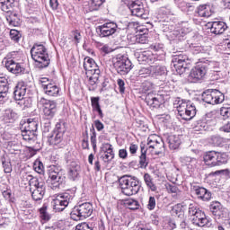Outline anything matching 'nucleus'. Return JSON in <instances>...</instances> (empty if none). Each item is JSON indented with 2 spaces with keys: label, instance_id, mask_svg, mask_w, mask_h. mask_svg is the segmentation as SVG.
I'll list each match as a JSON object with an SVG mask.
<instances>
[{
  "label": "nucleus",
  "instance_id": "nucleus-1",
  "mask_svg": "<svg viewBox=\"0 0 230 230\" xmlns=\"http://www.w3.org/2000/svg\"><path fill=\"white\" fill-rule=\"evenodd\" d=\"M31 55L35 62V67L38 69H44L51 64L48 49L42 44L35 43L31 49Z\"/></svg>",
  "mask_w": 230,
  "mask_h": 230
},
{
  "label": "nucleus",
  "instance_id": "nucleus-2",
  "mask_svg": "<svg viewBox=\"0 0 230 230\" xmlns=\"http://www.w3.org/2000/svg\"><path fill=\"white\" fill-rule=\"evenodd\" d=\"M22 179L28 181L33 200H42L46 195V183L40 181L39 178L33 177L31 174H24Z\"/></svg>",
  "mask_w": 230,
  "mask_h": 230
},
{
  "label": "nucleus",
  "instance_id": "nucleus-3",
  "mask_svg": "<svg viewBox=\"0 0 230 230\" xmlns=\"http://www.w3.org/2000/svg\"><path fill=\"white\" fill-rule=\"evenodd\" d=\"M47 182L52 190L62 188L64 184H66V174L64 173V170L60 167H57V165L50 166Z\"/></svg>",
  "mask_w": 230,
  "mask_h": 230
},
{
  "label": "nucleus",
  "instance_id": "nucleus-4",
  "mask_svg": "<svg viewBox=\"0 0 230 230\" xmlns=\"http://www.w3.org/2000/svg\"><path fill=\"white\" fill-rule=\"evenodd\" d=\"M119 188H120L121 192L127 197H130L132 195H137L141 190V185L139 184V181L129 178L128 176H122L119 179Z\"/></svg>",
  "mask_w": 230,
  "mask_h": 230
},
{
  "label": "nucleus",
  "instance_id": "nucleus-5",
  "mask_svg": "<svg viewBox=\"0 0 230 230\" xmlns=\"http://www.w3.org/2000/svg\"><path fill=\"white\" fill-rule=\"evenodd\" d=\"M174 105H177L176 109L181 119L189 121L190 119L195 118V114H197V109L195 108V105L191 104L190 102H187L186 101L181 100V98H178L175 101Z\"/></svg>",
  "mask_w": 230,
  "mask_h": 230
},
{
  "label": "nucleus",
  "instance_id": "nucleus-6",
  "mask_svg": "<svg viewBox=\"0 0 230 230\" xmlns=\"http://www.w3.org/2000/svg\"><path fill=\"white\" fill-rule=\"evenodd\" d=\"M203 161L207 166L214 168V166H222L227 163V155L224 153L216 151H208L203 156Z\"/></svg>",
  "mask_w": 230,
  "mask_h": 230
},
{
  "label": "nucleus",
  "instance_id": "nucleus-7",
  "mask_svg": "<svg viewBox=\"0 0 230 230\" xmlns=\"http://www.w3.org/2000/svg\"><path fill=\"white\" fill-rule=\"evenodd\" d=\"M93 204L89 202H84L74 208L70 213V217L72 220H84V218H89L93 215Z\"/></svg>",
  "mask_w": 230,
  "mask_h": 230
},
{
  "label": "nucleus",
  "instance_id": "nucleus-8",
  "mask_svg": "<svg viewBox=\"0 0 230 230\" xmlns=\"http://www.w3.org/2000/svg\"><path fill=\"white\" fill-rule=\"evenodd\" d=\"M146 150H149L151 154L155 155H159V154H163V150H164V142L163 138L157 135H151L147 138V143L146 145Z\"/></svg>",
  "mask_w": 230,
  "mask_h": 230
},
{
  "label": "nucleus",
  "instance_id": "nucleus-9",
  "mask_svg": "<svg viewBox=\"0 0 230 230\" xmlns=\"http://www.w3.org/2000/svg\"><path fill=\"white\" fill-rule=\"evenodd\" d=\"M75 198L74 193L64 192L59 194L56 199L53 201V209L56 213H60L69 206V202Z\"/></svg>",
  "mask_w": 230,
  "mask_h": 230
},
{
  "label": "nucleus",
  "instance_id": "nucleus-10",
  "mask_svg": "<svg viewBox=\"0 0 230 230\" xmlns=\"http://www.w3.org/2000/svg\"><path fill=\"white\" fill-rule=\"evenodd\" d=\"M202 100L210 105H218L225 100V95L218 90H206L202 93Z\"/></svg>",
  "mask_w": 230,
  "mask_h": 230
},
{
  "label": "nucleus",
  "instance_id": "nucleus-11",
  "mask_svg": "<svg viewBox=\"0 0 230 230\" xmlns=\"http://www.w3.org/2000/svg\"><path fill=\"white\" fill-rule=\"evenodd\" d=\"M116 67L119 75H128L132 71V62L127 55L118 54L116 58Z\"/></svg>",
  "mask_w": 230,
  "mask_h": 230
},
{
  "label": "nucleus",
  "instance_id": "nucleus-12",
  "mask_svg": "<svg viewBox=\"0 0 230 230\" xmlns=\"http://www.w3.org/2000/svg\"><path fill=\"white\" fill-rule=\"evenodd\" d=\"M42 107L43 115L46 119H53L57 114V102L41 98L39 102Z\"/></svg>",
  "mask_w": 230,
  "mask_h": 230
},
{
  "label": "nucleus",
  "instance_id": "nucleus-13",
  "mask_svg": "<svg viewBox=\"0 0 230 230\" xmlns=\"http://www.w3.org/2000/svg\"><path fill=\"white\" fill-rule=\"evenodd\" d=\"M206 73H208L206 65H197L190 70L188 80L191 84H197V82H199V80L206 76Z\"/></svg>",
  "mask_w": 230,
  "mask_h": 230
},
{
  "label": "nucleus",
  "instance_id": "nucleus-14",
  "mask_svg": "<svg viewBox=\"0 0 230 230\" xmlns=\"http://www.w3.org/2000/svg\"><path fill=\"white\" fill-rule=\"evenodd\" d=\"M209 209L216 220H220V218H227L229 216V210L224 208L218 201H213L210 204Z\"/></svg>",
  "mask_w": 230,
  "mask_h": 230
},
{
  "label": "nucleus",
  "instance_id": "nucleus-15",
  "mask_svg": "<svg viewBox=\"0 0 230 230\" xmlns=\"http://www.w3.org/2000/svg\"><path fill=\"white\" fill-rule=\"evenodd\" d=\"M131 15L139 17L140 19H148V10L145 8L143 1H138L137 4H129Z\"/></svg>",
  "mask_w": 230,
  "mask_h": 230
},
{
  "label": "nucleus",
  "instance_id": "nucleus-16",
  "mask_svg": "<svg viewBox=\"0 0 230 230\" xmlns=\"http://www.w3.org/2000/svg\"><path fill=\"white\" fill-rule=\"evenodd\" d=\"M191 222L194 226H198L199 227H209V226H211V221L208 219V217H206L203 211L199 212L194 217H191Z\"/></svg>",
  "mask_w": 230,
  "mask_h": 230
},
{
  "label": "nucleus",
  "instance_id": "nucleus-17",
  "mask_svg": "<svg viewBox=\"0 0 230 230\" xmlns=\"http://www.w3.org/2000/svg\"><path fill=\"white\" fill-rule=\"evenodd\" d=\"M5 67L10 73L13 75H22L24 74V66H22L20 63L15 62V60L9 58L5 62Z\"/></svg>",
  "mask_w": 230,
  "mask_h": 230
},
{
  "label": "nucleus",
  "instance_id": "nucleus-18",
  "mask_svg": "<svg viewBox=\"0 0 230 230\" xmlns=\"http://www.w3.org/2000/svg\"><path fill=\"white\" fill-rule=\"evenodd\" d=\"M84 69L87 73H91V75H100L101 73L100 68H98V65H96L94 59L91 58H85L84 59Z\"/></svg>",
  "mask_w": 230,
  "mask_h": 230
},
{
  "label": "nucleus",
  "instance_id": "nucleus-19",
  "mask_svg": "<svg viewBox=\"0 0 230 230\" xmlns=\"http://www.w3.org/2000/svg\"><path fill=\"white\" fill-rule=\"evenodd\" d=\"M208 26H210V31L214 35H222L226 30H227V24L224 22H209Z\"/></svg>",
  "mask_w": 230,
  "mask_h": 230
},
{
  "label": "nucleus",
  "instance_id": "nucleus-20",
  "mask_svg": "<svg viewBox=\"0 0 230 230\" xmlns=\"http://www.w3.org/2000/svg\"><path fill=\"white\" fill-rule=\"evenodd\" d=\"M192 191H194L196 197L198 199H200V200H203L205 202H208V200H211V192L208 190V189L199 186H193Z\"/></svg>",
  "mask_w": 230,
  "mask_h": 230
},
{
  "label": "nucleus",
  "instance_id": "nucleus-21",
  "mask_svg": "<svg viewBox=\"0 0 230 230\" xmlns=\"http://www.w3.org/2000/svg\"><path fill=\"white\" fill-rule=\"evenodd\" d=\"M100 37H110L116 33V25L114 23H104L98 28Z\"/></svg>",
  "mask_w": 230,
  "mask_h": 230
},
{
  "label": "nucleus",
  "instance_id": "nucleus-22",
  "mask_svg": "<svg viewBox=\"0 0 230 230\" xmlns=\"http://www.w3.org/2000/svg\"><path fill=\"white\" fill-rule=\"evenodd\" d=\"M188 56L184 54L176 55L172 58V63L175 69H186L188 64Z\"/></svg>",
  "mask_w": 230,
  "mask_h": 230
},
{
  "label": "nucleus",
  "instance_id": "nucleus-23",
  "mask_svg": "<svg viewBox=\"0 0 230 230\" xmlns=\"http://www.w3.org/2000/svg\"><path fill=\"white\" fill-rule=\"evenodd\" d=\"M146 102L149 107H152L153 109H159V107L163 105L164 100L161 95L154 96L152 94H148L146 97Z\"/></svg>",
  "mask_w": 230,
  "mask_h": 230
},
{
  "label": "nucleus",
  "instance_id": "nucleus-24",
  "mask_svg": "<svg viewBox=\"0 0 230 230\" xmlns=\"http://www.w3.org/2000/svg\"><path fill=\"white\" fill-rule=\"evenodd\" d=\"M137 60L140 64L146 62V64H154L155 62V55H154L151 51H143L140 52Z\"/></svg>",
  "mask_w": 230,
  "mask_h": 230
},
{
  "label": "nucleus",
  "instance_id": "nucleus-25",
  "mask_svg": "<svg viewBox=\"0 0 230 230\" xmlns=\"http://www.w3.org/2000/svg\"><path fill=\"white\" fill-rule=\"evenodd\" d=\"M182 137L180 135H170L167 137V143L169 145V148L171 150H177L179 146H181V143H182L181 138Z\"/></svg>",
  "mask_w": 230,
  "mask_h": 230
},
{
  "label": "nucleus",
  "instance_id": "nucleus-26",
  "mask_svg": "<svg viewBox=\"0 0 230 230\" xmlns=\"http://www.w3.org/2000/svg\"><path fill=\"white\" fill-rule=\"evenodd\" d=\"M13 96L16 102H19V100H22V98H24V96H26V87L22 83H19L15 86L13 91Z\"/></svg>",
  "mask_w": 230,
  "mask_h": 230
},
{
  "label": "nucleus",
  "instance_id": "nucleus-27",
  "mask_svg": "<svg viewBox=\"0 0 230 230\" xmlns=\"http://www.w3.org/2000/svg\"><path fill=\"white\" fill-rule=\"evenodd\" d=\"M9 91L8 79L6 77H0V98H8Z\"/></svg>",
  "mask_w": 230,
  "mask_h": 230
},
{
  "label": "nucleus",
  "instance_id": "nucleus-28",
  "mask_svg": "<svg viewBox=\"0 0 230 230\" xmlns=\"http://www.w3.org/2000/svg\"><path fill=\"white\" fill-rule=\"evenodd\" d=\"M104 154L102 155V159L105 163L112 161L114 158V151L112 150V146L111 144H105L103 146Z\"/></svg>",
  "mask_w": 230,
  "mask_h": 230
},
{
  "label": "nucleus",
  "instance_id": "nucleus-29",
  "mask_svg": "<svg viewBox=\"0 0 230 230\" xmlns=\"http://www.w3.org/2000/svg\"><path fill=\"white\" fill-rule=\"evenodd\" d=\"M141 155L139 156L140 168H146L148 166V160L146 159V144H140Z\"/></svg>",
  "mask_w": 230,
  "mask_h": 230
},
{
  "label": "nucleus",
  "instance_id": "nucleus-30",
  "mask_svg": "<svg viewBox=\"0 0 230 230\" xmlns=\"http://www.w3.org/2000/svg\"><path fill=\"white\" fill-rule=\"evenodd\" d=\"M80 175V165L72 163L68 170V179L70 181H76V178Z\"/></svg>",
  "mask_w": 230,
  "mask_h": 230
},
{
  "label": "nucleus",
  "instance_id": "nucleus-31",
  "mask_svg": "<svg viewBox=\"0 0 230 230\" xmlns=\"http://www.w3.org/2000/svg\"><path fill=\"white\" fill-rule=\"evenodd\" d=\"M43 91L48 96H58V93H60V89L55 84H45Z\"/></svg>",
  "mask_w": 230,
  "mask_h": 230
},
{
  "label": "nucleus",
  "instance_id": "nucleus-32",
  "mask_svg": "<svg viewBox=\"0 0 230 230\" xmlns=\"http://www.w3.org/2000/svg\"><path fill=\"white\" fill-rule=\"evenodd\" d=\"M212 13L211 5L209 4H202L198 7V15L199 17H211Z\"/></svg>",
  "mask_w": 230,
  "mask_h": 230
},
{
  "label": "nucleus",
  "instance_id": "nucleus-33",
  "mask_svg": "<svg viewBox=\"0 0 230 230\" xmlns=\"http://www.w3.org/2000/svg\"><path fill=\"white\" fill-rule=\"evenodd\" d=\"M22 128L37 132V129L39 128V122L36 119H28L27 121L22 125Z\"/></svg>",
  "mask_w": 230,
  "mask_h": 230
},
{
  "label": "nucleus",
  "instance_id": "nucleus-34",
  "mask_svg": "<svg viewBox=\"0 0 230 230\" xmlns=\"http://www.w3.org/2000/svg\"><path fill=\"white\" fill-rule=\"evenodd\" d=\"M19 118V114L15 112V111L12 109H6L4 112V120L7 121V123H12V121H15Z\"/></svg>",
  "mask_w": 230,
  "mask_h": 230
},
{
  "label": "nucleus",
  "instance_id": "nucleus-35",
  "mask_svg": "<svg viewBox=\"0 0 230 230\" xmlns=\"http://www.w3.org/2000/svg\"><path fill=\"white\" fill-rule=\"evenodd\" d=\"M22 136L24 141H33L37 139V131L22 128Z\"/></svg>",
  "mask_w": 230,
  "mask_h": 230
},
{
  "label": "nucleus",
  "instance_id": "nucleus-36",
  "mask_svg": "<svg viewBox=\"0 0 230 230\" xmlns=\"http://www.w3.org/2000/svg\"><path fill=\"white\" fill-rule=\"evenodd\" d=\"M64 140V135L62 133H56L53 131L52 135L49 137L48 142L49 145H60Z\"/></svg>",
  "mask_w": 230,
  "mask_h": 230
},
{
  "label": "nucleus",
  "instance_id": "nucleus-37",
  "mask_svg": "<svg viewBox=\"0 0 230 230\" xmlns=\"http://www.w3.org/2000/svg\"><path fill=\"white\" fill-rule=\"evenodd\" d=\"M166 190L168 193H171L173 199H179L181 197V190L175 184L167 183L165 185Z\"/></svg>",
  "mask_w": 230,
  "mask_h": 230
},
{
  "label": "nucleus",
  "instance_id": "nucleus-38",
  "mask_svg": "<svg viewBox=\"0 0 230 230\" xmlns=\"http://www.w3.org/2000/svg\"><path fill=\"white\" fill-rule=\"evenodd\" d=\"M14 3L15 0H0V8L3 12L8 13V12H12Z\"/></svg>",
  "mask_w": 230,
  "mask_h": 230
},
{
  "label": "nucleus",
  "instance_id": "nucleus-39",
  "mask_svg": "<svg viewBox=\"0 0 230 230\" xmlns=\"http://www.w3.org/2000/svg\"><path fill=\"white\" fill-rule=\"evenodd\" d=\"M166 73L164 66H151V76H163Z\"/></svg>",
  "mask_w": 230,
  "mask_h": 230
},
{
  "label": "nucleus",
  "instance_id": "nucleus-40",
  "mask_svg": "<svg viewBox=\"0 0 230 230\" xmlns=\"http://www.w3.org/2000/svg\"><path fill=\"white\" fill-rule=\"evenodd\" d=\"M144 181L151 191H157V186L154 183V178L149 173L144 174Z\"/></svg>",
  "mask_w": 230,
  "mask_h": 230
},
{
  "label": "nucleus",
  "instance_id": "nucleus-41",
  "mask_svg": "<svg viewBox=\"0 0 230 230\" xmlns=\"http://www.w3.org/2000/svg\"><path fill=\"white\" fill-rule=\"evenodd\" d=\"M92 107L93 111H96L100 116V118H103V112L102 111V108L100 107V97H92Z\"/></svg>",
  "mask_w": 230,
  "mask_h": 230
},
{
  "label": "nucleus",
  "instance_id": "nucleus-42",
  "mask_svg": "<svg viewBox=\"0 0 230 230\" xmlns=\"http://www.w3.org/2000/svg\"><path fill=\"white\" fill-rule=\"evenodd\" d=\"M174 3L181 12H190V8H193L186 0H174Z\"/></svg>",
  "mask_w": 230,
  "mask_h": 230
},
{
  "label": "nucleus",
  "instance_id": "nucleus-43",
  "mask_svg": "<svg viewBox=\"0 0 230 230\" xmlns=\"http://www.w3.org/2000/svg\"><path fill=\"white\" fill-rule=\"evenodd\" d=\"M17 105H19L22 109H28L31 107V98L30 97H22V99L16 102Z\"/></svg>",
  "mask_w": 230,
  "mask_h": 230
},
{
  "label": "nucleus",
  "instance_id": "nucleus-44",
  "mask_svg": "<svg viewBox=\"0 0 230 230\" xmlns=\"http://www.w3.org/2000/svg\"><path fill=\"white\" fill-rule=\"evenodd\" d=\"M40 218H41L43 222H49V220H51V215L48 213L47 206H43L41 208H40Z\"/></svg>",
  "mask_w": 230,
  "mask_h": 230
},
{
  "label": "nucleus",
  "instance_id": "nucleus-45",
  "mask_svg": "<svg viewBox=\"0 0 230 230\" xmlns=\"http://www.w3.org/2000/svg\"><path fill=\"white\" fill-rule=\"evenodd\" d=\"M124 205L128 208V209H139V202L136 199H126Z\"/></svg>",
  "mask_w": 230,
  "mask_h": 230
},
{
  "label": "nucleus",
  "instance_id": "nucleus-46",
  "mask_svg": "<svg viewBox=\"0 0 230 230\" xmlns=\"http://www.w3.org/2000/svg\"><path fill=\"white\" fill-rule=\"evenodd\" d=\"M53 132L63 135L66 134V122H64V120H59L57 122Z\"/></svg>",
  "mask_w": 230,
  "mask_h": 230
},
{
  "label": "nucleus",
  "instance_id": "nucleus-47",
  "mask_svg": "<svg viewBox=\"0 0 230 230\" xmlns=\"http://www.w3.org/2000/svg\"><path fill=\"white\" fill-rule=\"evenodd\" d=\"M105 3V0H90L89 6L91 12H94L102 6Z\"/></svg>",
  "mask_w": 230,
  "mask_h": 230
},
{
  "label": "nucleus",
  "instance_id": "nucleus-48",
  "mask_svg": "<svg viewBox=\"0 0 230 230\" xmlns=\"http://www.w3.org/2000/svg\"><path fill=\"white\" fill-rule=\"evenodd\" d=\"M150 75H152V66L142 67L138 71V76H140V78H146Z\"/></svg>",
  "mask_w": 230,
  "mask_h": 230
},
{
  "label": "nucleus",
  "instance_id": "nucleus-49",
  "mask_svg": "<svg viewBox=\"0 0 230 230\" xmlns=\"http://www.w3.org/2000/svg\"><path fill=\"white\" fill-rule=\"evenodd\" d=\"M135 40L137 44H148V34H137Z\"/></svg>",
  "mask_w": 230,
  "mask_h": 230
},
{
  "label": "nucleus",
  "instance_id": "nucleus-50",
  "mask_svg": "<svg viewBox=\"0 0 230 230\" xmlns=\"http://www.w3.org/2000/svg\"><path fill=\"white\" fill-rule=\"evenodd\" d=\"M183 163L191 168H195V166H197V159L191 158L190 156L183 157Z\"/></svg>",
  "mask_w": 230,
  "mask_h": 230
},
{
  "label": "nucleus",
  "instance_id": "nucleus-51",
  "mask_svg": "<svg viewBox=\"0 0 230 230\" xmlns=\"http://www.w3.org/2000/svg\"><path fill=\"white\" fill-rule=\"evenodd\" d=\"M10 39L11 40H13L14 42H19V40L21 39V32L17 30H11L10 31Z\"/></svg>",
  "mask_w": 230,
  "mask_h": 230
},
{
  "label": "nucleus",
  "instance_id": "nucleus-52",
  "mask_svg": "<svg viewBox=\"0 0 230 230\" xmlns=\"http://www.w3.org/2000/svg\"><path fill=\"white\" fill-rule=\"evenodd\" d=\"M51 230H64L66 229L65 221H58L52 226L49 227Z\"/></svg>",
  "mask_w": 230,
  "mask_h": 230
},
{
  "label": "nucleus",
  "instance_id": "nucleus-53",
  "mask_svg": "<svg viewBox=\"0 0 230 230\" xmlns=\"http://www.w3.org/2000/svg\"><path fill=\"white\" fill-rule=\"evenodd\" d=\"M199 212H202V210H200L199 208H197V207H195V205L190 204V206H189V215H190V217H192V218L197 217V214Z\"/></svg>",
  "mask_w": 230,
  "mask_h": 230
},
{
  "label": "nucleus",
  "instance_id": "nucleus-54",
  "mask_svg": "<svg viewBox=\"0 0 230 230\" xmlns=\"http://www.w3.org/2000/svg\"><path fill=\"white\" fill-rule=\"evenodd\" d=\"M4 173H12V164L9 161H2Z\"/></svg>",
  "mask_w": 230,
  "mask_h": 230
},
{
  "label": "nucleus",
  "instance_id": "nucleus-55",
  "mask_svg": "<svg viewBox=\"0 0 230 230\" xmlns=\"http://www.w3.org/2000/svg\"><path fill=\"white\" fill-rule=\"evenodd\" d=\"M33 168L34 171L37 172V173H44V164H42L41 162H35Z\"/></svg>",
  "mask_w": 230,
  "mask_h": 230
},
{
  "label": "nucleus",
  "instance_id": "nucleus-56",
  "mask_svg": "<svg viewBox=\"0 0 230 230\" xmlns=\"http://www.w3.org/2000/svg\"><path fill=\"white\" fill-rule=\"evenodd\" d=\"M175 227H177V225L172 220L165 221L164 224V230H173V229H175Z\"/></svg>",
  "mask_w": 230,
  "mask_h": 230
},
{
  "label": "nucleus",
  "instance_id": "nucleus-57",
  "mask_svg": "<svg viewBox=\"0 0 230 230\" xmlns=\"http://www.w3.org/2000/svg\"><path fill=\"white\" fill-rule=\"evenodd\" d=\"M212 141V145H214V146H220V145H224V138L220 137H213L211 138Z\"/></svg>",
  "mask_w": 230,
  "mask_h": 230
},
{
  "label": "nucleus",
  "instance_id": "nucleus-58",
  "mask_svg": "<svg viewBox=\"0 0 230 230\" xmlns=\"http://www.w3.org/2000/svg\"><path fill=\"white\" fill-rule=\"evenodd\" d=\"M107 67H109L113 75L116 73V61H114V58H111L107 62Z\"/></svg>",
  "mask_w": 230,
  "mask_h": 230
},
{
  "label": "nucleus",
  "instance_id": "nucleus-59",
  "mask_svg": "<svg viewBox=\"0 0 230 230\" xmlns=\"http://www.w3.org/2000/svg\"><path fill=\"white\" fill-rule=\"evenodd\" d=\"M141 87H142L144 93H146L154 87V84L150 81H146V82L142 83Z\"/></svg>",
  "mask_w": 230,
  "mask_h": 230
},
{
  "label": "nucleus",
  "instance_id": "nucleus-60",
  "mask_svg": "<svg viewBox=\"0 0 230 230\" xmlns=\"http://www.w3.org/2000/svg\"><path fill=\"white\" fill-rule=\"evenodd\" d=\"M75 230H93V227L89 226L87 223H81L75 226Z\"/></svg>",
  "mask_w": 230,
  "mask_h": 230
},
{
  "label": "nucleus",
  "instance_id": "nucleus-61",
  "mask_svg": "<svg viewBox=\"0 0 230 230\" xmlns=\"http://www.w3.org/2000/svg\"><path fill=\"white\" fill-rule=\"evenodd\" d=\"M220 114L225 118V119H230V108H222Z\"/></svg>",
  "mask_w": 230,
  "mask_h": 230
},
{
  "label": "nucleus",
  "instance_id": "nucleus-62",
  "mask_svg": "<svg viewBox=\"0 0 230 230\" xmlns=\"http://www.w3.org/2000/svg\"><path fill=\"white\" fill-rule=\"evenodd\" d=\"M147 208L152 211L155 209V197H150L147 204Z\"/></svg>",
  "mask_w": 230,
  "mask_h": 230
},
{
  "label": "nucleus",
  "instance_id": "nucleus-63",
  "mask_svg": "<svg viewBox=\"0 0 230 230\" xmlns=\"http://www.w3.org/2000/svg\"><path fill=\"white\" fill-rule=\"evenodd\" d=\"M117 84L120 94H125V81H123V79H118Z\"/></svg>",
  "mask_w": 230,
  "mask_h": 230
},
{
  "label": "nucleus",
  "instance_id": "nucleus-64",
  "mask_svg": "<svg viewBox=\"0 0 230 230\" xmlns=\"http://www.w3.org/2000/svg\"><path fill=\"white\" fill-rule=\"evenodd\" d=\"M164 48V45L162 43H155L150 46V49H153L154 51H161Z\"/></svg>",
  "mask_w": 230,
  "mask_h": 230
}]
</instances>
